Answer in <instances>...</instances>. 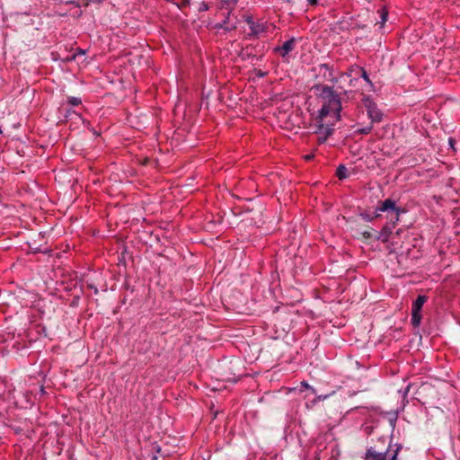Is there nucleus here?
<instances>
[{
  "instance_id": "30",
  "label": "nucleus",
  "mask_w": 460,
  "mask_h": 460,
  "mask_svg": "<svg viewBox=\"0 0 460 460\" xmlns=\"http://www.w3.org/2000/svg\"><path fill=\"white\" fill-rule=\"evenodd\" d=\"M302 385H303V386H305V387H306V388H308V387H309L308 384H307V383H305V382H303V383H302Z\"/></svg>"
},
{
  "instance_id": "20",
  "label": "nucleus",
  "mask_w": 460,
  "mask_h": 460,
  "mask_svg": "<svg viewBox=\"0 0 460 460\" xmlns=\"http://www.w3.org/2000/svg\"><path fill=\"white\" fill-rule=\"evenodd\" d=\"M85 51L80 48H77L75 52L71 57H67L66 60H75L77 55H84Z\"/></svg>"
},
{
  "instance_id": "7",
  "label": "nucleus",
  "mask_w": 460,
  "mask_h": 460,
  "mask_svg": "<svg viewBox=\"0 0 460 460\" xmlns=\"http://www.w3.org/2000/svg\"><path fill=\"white\" fill-rule=\"evenodd\" d=\"M315 120L317 123V130L315 131V133L318 136V142L320 144H323L327 140V138L331 135H332L334 129L329 124H324V120L321 121L320 119H318V117H316Z\"/></svg>"
},
{
  "instance_id": "18",
  "label": "nucleus",
  "mask_w": 460,
  "mask_h": 460,
  "mask_svg": "<svg viewBox=\"0 0 460 460\" xmlns=\"http://www.w3.org/2000/svg\"><path fill=\"white\" fill-rule=\"evenodd\" d=\"M67 102L72 106H78L82 103V101L77 97H69Z\"/></svg>"
},
{
  "instance_id": "13",
  "label": "nucleus",
  "mask_w": 460,
  "mask_h": 460,
  "mask_svg": "<svg viewBox=\"0 0 460 460\" xmlns=\"http://www.w3.org/2000/svg\"><path fill=\"white\" fill-rule=\"evenodd\" d=\"M347 168L345 165L343 164H340L337 168V171H336V175L337 177L340 179V180H343L345 178H347L348 174H347Z\"/></svg>"
},
{
  "instance_id": "3",
  "label": "nucleus",
  "mask_w": 460,
  "mask_h": 460,
  "mask_svg": "<svg viewBox=\"0 0 460 460\" xmlns=\"http://www.w3.org/2000/svg\"><path fill=\"white\" fill-rule=\"evenodd\" d=\"M324 102L319 111L318 119L324 120V119L331 113L333 112L336 119H339L341 117V102L340 96L333 91L332 87L323 85L321 93Z\"/></svg>"
},
{
  "instance_id": "6",
  "label": "nucleus",
  "mask_w": 460,
  "mask_h": 460,
  "mask_svg": "<svg viewBox=\"0 0 460 460\" xmlns=\"http://www.w3.org/2000/svg\"><path fill=\"white\" fill-rule=\"evenodd\" d=\"M271 29L274 28L272 23H269L263 20H256V22L253 26L250 28V32L248 36L250 38H260L261 36H265V34Z\"/></svg>"
},
{
  "instance_id": "31",
  "label": "nucleus",
  "mask_w": 460,
  "mask_h": 460,
  "mask_svg": "<svg viewBox=\"0 0 460 460\" xmlns=\"http://www.w3.org/2000/svg\"><path fill=\"white\" fill-rule=\"evenodd\" d=\"M66 114H71V111H69V110H68V111H66ZM66 117H67V115H66Z\"/></svg>"
},
{
  "instance_id": "28",
  "label": "nucleus",
  "mask_w": 460,
  "mask_h": 460,
  "mask_svg": "<svg viewBox=\"0 0 460 460\" xmlns=\"http://www.w3.org/2000/svg\"><path fill=\"white\" fill-rule=\"evenodd\" d=\"M314 155L313 154H311V155H306L305 156V159L306 161H310V160H312V159L314 158Z\"/></svg>"
},
{
  "instance_id": "4",
  "label": "nucleus",
  "mask_w": 460,
  "mask_h": 460,
  "mask_svg": "<svg viewBox=\"0 0 460 460\" xmlns=\"http://www.w3.org/2000/svg\"><path fill=\"white\" fill-rule=\"evenodd\" d=\"M428 300V296L419 295L416 300L412 304L411 307V324L414 327H418L421 321V309Z\"/></svg>"
},
{
  "instance_id": "21",
  "label": "nucleus",
  "mask_w": 460,
  "mask_h": 460,
  "mask_svg": "<svg viewBox=\"0 0 460 460\" xmlns=\"http://www.w3.org/2000/svg\"><path fill=\"white\" fill-rule=\"evenodd\" d=\"M209 9V4L206 2H201L199 6V12H205Z\"/></svg>"
},
{
  "instance_id": "11",
  "label": "nucleus",
  "mask_w": 460,
  "mask_h": 460,
  "mask_svg": "<svg viewBox=\"0 0 460 460\" xmlns=\"http://www.w3.org/2000/svg\"><path fill=\"white\" fill-rule=\"evenodd\" d=\"M230 14H231V12L229 11L226 19L222 22L217 23L215 25V28L216 29H223L226 31H231L235 30L237 28V22L231 21Z\"/></svg>"
},
{
  "instance_id": "5",
  "label": "nucleus",
  "mask_w": 460,
  "mask_h": 460,
  "mask_svg": "<svg viewBox=\"0 0 460 460\" xmlns=\"http://www.w3.org/2000/svg\"><path fill=\"white\" fill-rule=\"evenodd\" d=\"M362 102H363L364 106L367 108V115H368V118L371 119V121L372 122H380L383 119V113L377 108V106L374 102V101L368 96H364L362 98Z\"/></svg>"
},
{
  "instance_id": "26",
  "label": "nucleus",
  "mask_w": 460,
  "mask_h": 460,
  "mask_svg": "<svg viewBox=\"0 0 460 460\" xmlns=\"http://www.w3.org/2000/svg\"><path fill=\"white\" fill-rule=\"evenodd\" d=\"M307 2H308V4L311 6L316 5L318 3L317 0H307Z\"/></svg>"
},
{
  "instance_id": "14",
  "label": "nucleus",
  "mask_w": 460,
  "mask_h": 460,
  "mask_svg": "<svg viewBox=\"0 0 460 460\" xmlns=\"http://www.w3.org/2000/svg\"><path fill=\"white\" fill-rule=\"evenodd\" d=\"M168 2H172L176 4L180 9H184L190 6V0H167Z\"/></svg>"
},
{
  "instance_id": "29",
  "label": "nucleus",
  "mask_w": 460,
  "mask_h": 460,
  "mask_svg": "<svg viewBox=\"0 0 460 460\" xmlns=\"http://www.w3.org/2000/svg\"><path fill=\"white\" fill-rule=\"evenodd\" d=\"M66 4H74V5H75L76 7H79V4H78L77 2H75V1H69V2H67Z\"/></svg>"
},
{
  "instance_id": "23",
  "label": "nucleus",
  "mask_w": 460,
  "mask_h": 460,
  "mask_svg": "<svg viewBox=\"0 0 460 460\" xmlns=\"http://www.w3.org/2000/svg\"><path fill=\"white\" fill-rule=\"evenodd\" d=\"M223 2L227 6H234L236 4V3L238 2V0H224Z\"/></svg>"
},
{
  "instance_id": "8",
  "label": "nucleus",
  "mask_w": 460,
  "mask_h": 460,
  "mask_svg": "<svg viewBox=\"0 0 460 460\" xmlns=\"http://www.w3.org/2000/svg\"><path fill=\"white\" fill-rule=\"evenodd\" d=\"M317 71V76H321L324 81L336 83L338 81L334 75L333 68L328 64H320L317 67H314Z\"/></svg>"
},
{
  "instance_id": "12",
  "label": "nucleus",
  "mask_w": 460,
  "mask_h": 460,
  "mask_svg": "<svg viewBox=\"0 0 460 460\" xmlns=\"http://www.w3.org/2000/svg\"><path fill=\"white\" fill-rule=\"evenodd\" d=\"M378 212H379V211H376V213H375V215H374V216H372V215H370V214H368V213H367V212H363V213H360V215H359V216H360V217H361V218H362V219H364L366 222H371V221H373L374 219L378 218V217H381V215H380Z\"/></svg>"
},
{
  "instance_id": "27",
  "label": "nucleus",
  "mask_w": 460,
  "mask_h": 460,
  "mask_svg": "<svg viewBox=\"0 0 460 460\" xmlns=\"http://www.w3.org/2000/svg\"><path fill=\"white\" fill-rule=\"evenodd\" d=\"M455 143H456V140H455V139H453L452 137H450V138H449V145H450V146H451L453 149H455V147H454Z\"/></svg>"
},
{
  "instance_id": "24",
  "label": "nucleus",
  "mask_w": 460,
  "mask_h": 460,
  "mask_svg": "<svg viewBox=\"0 0 460 460\" xmlns=\"http://www.w3.org/2000/svg\"><path fill=\"white\" fill-rule=\"evenodd\" d=\"M362 234L366 239H370L372 237V234L368 231H365Z\"/></svg>"
},
{
  "instance_id": "9",
  "label": "nucleus",
  "mask_w": 460,
  "mask_h": 460,
  "mask_svg": "<svg viewBox=\"0 0 460 460\" xmlns=\"http://www.w3.org/2000/svg\"><path fill=\"white\" fill-rule=\"evenodd\" d=\"M389 451V447L385 451H381L376 447H371L367 449L364 460H386V455Z\"/></svg>"
},
{
  "instance_id": "10",
  "label": "nucleus",
  "mask_w": 460,
  "mask_h": 460,
  "mask_svg": "<svg viewBox=\"0 0 460 460\" xmlns=\"http://www.w3.org/2000/svg\"><path fill=\"white\" fill-rule=\"evenodd\" d=\"M296 46V39L291 38L290 40L284 42V44L280 47L275 48V52H279L282 57H285L289 52H291Z\"/></svg>"
},
{
  "instance_id": "15",
  "label": "nucleus",
  "mask_w": 460,
  "mask_h": 460,
  "mask_svg": "<svg viewBox=\"0 0 460 460\" xmlns=\"http://www.w3.org/2000/svg\"><path fill=\"white\" fill-rule=\"evenodd\" d=\"M378 13L381 18V22H379L380 27H383L385 22L387 21L388 11L385 7H382L381 9L378 10Z\"/></svg>"
},
{
  "instance_id": "22",
  "label": "nucleus",
  "mask_w": 460,
  "mask_h": 460,
  "mask_svg": "<svg viewBox=\"0 0 460 460\" xmlns=\"http://www.w3.org/2000/svg\"><path fill=\"white\" fill-rule=\"evenodd\" d=\"M401 449H402V446L396 445V449L394 451V454L392 455V456L390 457L389 460H397V455Z\"/></svg>"
},
{
  "instance_id": "2",
  "label": "nucleus",
  "mask_w": 460,
  "mask_h": 460,
  "mask_svg": "<svg viewBox=\"0 0 460 460\" xmlns=\"http://www.w3.org/2000/svg\"><path fill=\"white\" fill-rule=\"evenodd\" d=\"M314 455L317 460H337L340 450L332 433L326 432L317 437Z\"/></svg>"
},
{
  "instance_id": "19",
  "label": "nucleus",
  "mask_w": 460,
  "mask_h": 460,
  "mask_svg": "<svg viewBox=\"0 0 460 460\" xmlns=\"http://www.w3.org/2000/svg\"><path fill=\"white\" fill-rule=\"evenodd\" d=\"M373 127L372 126H368V127H366V128H358L356 130V133L358 134H360V135H367L371 132Z\"/></svg>"
},
{
  "instance_id": "1",
  "label": "nucleus",
  "mask_w": 460,
  "mask_h": 460,
  "mask_svg": "<svg viewBox=\"0 0 460 460\" xmlns=\"http://www.w3.org/2000/svg\"><path fill=\"white\" fill-rule=\"evenodd\" d=\"M376 211L387 212L388 217H390V221L383 226L376 236V240L382 243H387L390 239L394 240V236L398 235L401 230L396 231L394 234L393 230L399 221L401 214L404 213V209L397 207L394 200L386 199L384 201H379Z\"/></svg>"
},
{
  "instance_id": "25",
  "label": "nucleus",
  "mask_w": 460,
  "mask_h": 460,
  "mask_svg": "<svg viewBox=\"0 0 460 460\" xmlns=\"http://www.w3.org/2000/svg\"><path fill=\"white\" fill-rule=\"evenodd\" d=\"M87 287H88L89 288H91V289H93V292H94L95 294H97V293H98V288H97L96 287H94L93 285H92V284H88V285H87Z\"/></svg>"
},
{
  "instance_id": "17",
  "label": "nucleus",
  "mask_w": 460,
  "mask_h": 460,
  "mask_svg": "<svg viewBox=\"0 0 460 460\" xmlns=\"http://www.w3.org/2000/svg\"><path fill=\"white\" fill-rule=\"evenodd\" d=\"M357 69H358L361 73V77L367 82L368 84H372L371 80L369 79V76L367 73V71L363 67L356 66Z\"/></svg>"
},
{
  "instance_id": "16",
  "label": "nucleus",
  "mask_w": 460,
  "mask_h": 460,
  "mask_svg": "<svg viewBox=\"0 0 460 460\" xmlns=\"http://www.w3.org/2000/svg\"><path fill=\"white\" fill-rule=\"evenodd\" d=\"M243 21L249 25V28L253 26L256 22V21L253 19L252 15H251V14L243 15Z\"/></svg>"
}]
</instances>
